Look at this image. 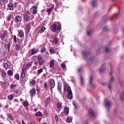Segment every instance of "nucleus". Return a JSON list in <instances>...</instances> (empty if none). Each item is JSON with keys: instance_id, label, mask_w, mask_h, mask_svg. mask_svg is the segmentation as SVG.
I'll use <instances>...</instances> for the list:
<instances>
[{"instance_id": "864d4df0", "label": "nucleus", "mask_w": 124, "mask_h": 124, "mask_svg": "<svg viewBox=\"0 0 124 124\" xmlns=\"http://www.w3.org/2000/svg\"><path fill=\"white\" fill-rule=\"evenodd\" d=\"M14 41L15 43H17V38L16 37V35L14 36Z\"/></svg>"}, {"instance_id": "79ce46f5", "label": "nucleus", "mask_w": 124, "mask_h": 124, "mask_svg": "<svg viewBox=\"0 0 124 124\" xmlns=\"http://www.w3.org/2000/svg\"><path fill=\"white\" fill-rule=\"evenodd\" d=\"M16 87H17V85L12 84L11 85L10 88L11 90H13V89H14V88H16Z\"/></svg>"}, {"instance_id": "bb28decb", "label": "nucleus", "mask_w": 124, "mask_h": 124, "mask_svg": "<svg viewBox=\"0 0 124 124\" xmlns=\"http://www.w3.org/2000/svg\"><path fill=\"white\" fill-rule=\"evenodd\" d=\"M62 83H58V89L59 91H62Z\"/></svg>"}, {"instance_id": "39448f33", "label": "nucleus", "mask_w": 124, "mask_h": 124, "mask_svg": "<svg viewBox=\"0 0 124 124\" xmlns=\"http://www.w3.org/2000/svg\"><path fill=\"white\" fill-rule=\"evenodd\" d=\"M22 21V16H16L15 18V22L16 23H19Z\"/></svg>"}, {"instance_id": "de8ad7c7", "label": "nucleus", "mask_w": 124, "mask_h": 124, "mask_svg": "<svg viewBox=\"0 0 124 124\" xmlns=\"http://www.w3.org/2000/svg\"><path fill=\"white\" fill-rule=\"evenodd\" d=\"M10 45H11L10 41H9V42L7 45L8 51H10Z\"/></svg>"}, {"instance_id": "c756f323", "label": "nucleus", "mask_w": 124, "mask_h": 124, "mask_svg": "<svg viewBox=\"0 0 124 124\" xmlns=\"http://www.w3.org/2000/svg\"><path fill=\"white\" fill-rule=\"evenodd\" d=\"M15 48L16 51H19V50H20V46H18V45H16L15 46Z\"/></svg>"}, {"instance_id": "a19ab883", "label": "nucleus", "mask_w": 124, "mask_h": 124, "mask_svg": "<svg viewBox=\"0 0 124 124\" xmlns=\"http://www.w3.org/2000/svg\"><path fill=\"white\" fill-rule=\"evenodd\" d=\"M61 66L63 68V69H65V68H66V65L65 64L62 63L61 64Z\"/></svg>"}, {"instance_id": "2eb2a0df", "label": "nucleus", "mask_w": 124, "mask_h": 124, "mask_svg": "<svg viewBox=\"0 0 124 124\" xmlns=\"http://www.w3.org/2000/svg\"><path fill=\"white\" fill-rule=\"evenodd\" d=\"M67 96L68 98H69V99H72V91L68 92Z\"/></svg>"}, {"instance_id": "b1692460", "label": "nucleus", "mask_w": 124, "mask_h": 124, "mask_svg": "<svg viewBox=\"0 0 124 124\" xmlns=\"http://www.w3.org/2000/svg\"><path fill=\"white\" fill-rule=\"evenodd\" d=\"M22 104L23 106H24V107H28V106H29V102H28V101H25L23 102Z\"/></svg>"}, {"instance_id": "a18cd8bd", "label": "nucleus", "mask_w": 124, "mask_h": 124, "mask_svg": "<svg viewBox=\"0 0 124 124\" xmlns=\"http://www.w3.org/2000/svg\"><path fill=\"white\" fill-rule=\"evenodd\" d=\"M67 114H66V113L65 112H62L60 114L61 117H62V118H63V117H64V116H66Z\"/></svg>"}, {"instance_id": "c9c22d12", "label": "nucleus", "mask_w": 124, "mask_h": 124, "mask_svg": "<svg viewBox=\"0 0 124 124\" xmlns=\"http://www.w3.org/2000/svg\"><path fill=\"white\" fill-rule=\"evenodd\" d=\"M103 31H109V28L107 26L104 27L103 29Z\"/></svg>"}, {"instance_id": "cd10ccee", "label": "nucleus", "mask_w": 124, "mask_h": 124, "mask_svg": "<svg viewBox=\"0 0 124 124\" xmlns=\"http://www.w3.org/2000/svg\"><path fill=\"white\" fill-rule=\"evenodd\" d=\"M66 123H71L72 122V118L68 117L66 120Z\"/></svg>"}, {"instance_id": "72a5a7b5", "label": "nucleus", "mask_w": 124, "mask_h": 124, "mask_svg": "<svg viewBox=\"0 0 124 124\" xmlns=\"http://www.w3.org/2000/svg\"><path fill=\"white\" fill-rule=\"evenodd\" d=\"M73 103H74V106L75 107V109H77V108H78V103L74 101H73Z\"/></svg>"}, {"instance_id": "ddd939ff", "label": "nucleus", "mask_w": 124, "mask_h": 124, "mask_svg": "<svg viewBox=\"0 0 124 124\" xmlns=\"http://www.w3.org/2000/svg\"><path fill=\"white\" fill-rule=\"evenodd\" d=\"M36 92L35 91V89H33L30 92V95L32 97V96L35 95Z\"/></svg>"}, {"instance_id": "1a4fd4ad", "label": "nucleus", "mask_w": 124, "mask_h": 124, "mask_svg": "<svg viewBox=\"0 0 124 124\" xmlns=\"http://www.w3.org/2000/svg\"><path fill=\"white\" fill-rule=\"evenodd\" d=\"M31 64H32V62H28L27 65H24L23 68L25 69H28L29 67H30Z\"/></svg>"}, {"instance_id": "0e129e2a", "label": "nucleus", "mask_w": 124, "mask_h": 124, "mask_svg": "<svg viewBox=\"0 0 124 124\" xmlns=\"http://www.w3.org/2000/svg\"><path fill=\"white\" fill-rule=\"evenodd\" d=\"M14 92V93H16V94L19 93V91H18V90H15Z\"/></svg>"}, {"instance_id": "49530a36", "label": "nucleus", "mask_w": 124, "mask_h": 124, "mask_svg": "<svg viewBox=\"0 0 124 124\" xmlns=\"http://www.w3.org/2000/svg\"><path fill=\"white\" fill-rule=\"evenodd\" d=\"M3 66L4 67V68H6V69L8 68V64H7V63H4Z\"/></svg>"}, {"instance_id": "4468645a", "label": "nucleus", "mask_w": 124, "mask_h": 124, "mask_svg": "<svg viewBox=\"0 0 124 124\" xmlns=\"http://www.w3.org/2000/svg\"><path fill=\"white\" fill-rule=\"evenodd\" d=\"M19 36L21 37H24V31L23 30H18V31Z\"/></svg>"}, {"instance_id": "c03bdc74", "label": "nucleus", "mask_w": 124, "mask_h": 124, "mask_svg": "<svg viewBox=\"0 0 124 124\" xmlns=\"http://www.w3.org/2000/svg\"><path fill=\"white\" fill-rule=\"evenodd\" d=\"M57 108H59V109L62 108V104L60 103H58L57 104Z\"/></svg>"}, {"instance_id": "f704fd0d", "label": "nucleus", "mask_w": 124, "mask_h": 124, "mask_svg": "<svg viewBox=\"0 0 124 124\" xmlns=\"http://www.w3.org/2000/svg\"><path fill=\"white\" fill-rule=\"evenodd\" d=\"M89 54H90V52H87V51L83 52V57H86V56H87V55H89Z\"/></svg>"}, {"instance_id": "6ab92c4d", "label": "nucleus", "mask_w": 124, "mask_h": 124, "mask_svg": "<svg viewBox=\"0 0 124 124\" xmlns=\"http://www.w3.org/2000/svg\"><path fill=\"white\" fill-rule=\"evenodd\" d=\"M31 51L32 52L31 53V56H32V55H34V54H36L37 52H38V50H34V48L31 50Z\"/></svg>"}, {"instance_id": "9d476101", "label": "nucleus", "mask_w": 124, "mask_h": 124, "mask_svg": "<svg viewBox=\"0 0 124 124\" xmlns=\"http://www.w3.org/2000/svg\"><path fill=\"white\" fill-rule=\"evenodd\" d=\"M88 116H91V117H94V111L92 109H89L88 112Z\"/></svg>"}, {"instance_id": "680f3d73", "label": "nucleus", "mask_w": 124, "mask_h": 124, "mask_svg": "<svg viewBox=\"0 0 124 124\" xmlns=\"http://www.w3.org/2000/svg\"><path fill=\"white\" fill-rule=\"evenodd\" d=\"M112 82H114V77H111V78L110 79L109 82L111 83Z\"/></svg>"}, {"instance_id": "ea45409f", "label": "nucleus", "mask_w": 124, "mask_h": 124, "mask_svg": "<svg viewBox=\"0 0 124 124\" xmlns=\"http://www.w3.org/2000/svg\"><path fill=\"white\" fill-rule=\"evenodd\" d=\"M7 116L8 118L11 119V121H13V118H12V116H11V114H10V113H8Z\"/></svg>"}, {"instance_id": "f3484780", "label": "nucleus", "mask_w": 124, "mask_h": 124, "mask_svg": "<svg viewBox=\"0 0 124 124\" xmlns=\"http://www.w3.org/2000/svg\"><path fill=\"white\" fill-rule=\"evenodd\" d=\"M8 7L9 8L10 10H14V7L13 6V4L10 3L8 4Z\"/></svg>"}, {"instance_id": "412c9836", "label": "nucleus", "mask_w": 124, "mask_h": 124, "mask_svg": "<svg viewBox=\"0 0 124 124\" xmlns=\"http://www.w3.org/2000/svg\"><path fill=\"white\" fill-rule=\"evenodd\" d=\"M80 84L81 86H84L85 85V80H84V78L82 77H80Z\"/></svg>"}, {"instance_id": "603ef678", "label": "nucleus", "mask_w": 124, "mask_h": 124, "mask_svg": "<svg viewBox=\"0 0 124 124\" xmlns=\"http://www.w3.org/2000/svg\"><path fill=\"white\" fill-rule=\"evenodd\" d=\"M4 0H0V4H1V5L4 4Z\"/></svg>"}, {"instance_id": "3c124183", "label": "nucleus", "mask_w": 124, "mask_h": 124, "mask_svg": "<svg viewBox=\"0 0 124 124\" xmlns=\"http://www.w3.org/2000/svg\"><path fill=\"white\" fill-rule=\"evenodd\" d=\"M31 85H32V86L35 85V80H34V79H32V80L31 81Z\"/></svg>"}, {"instance_id": "f03ea898", "label": "nucleus", "mask_w": 124, "mask_h": 124, "mask_svg": "<svg viewBox=\"0 0 124 124\" xmlns=\"http://www.w3.org/2000/svg\"><path fill=\"white\" fill-rule=\"evenodd\" d=\"M113 105V103L110 100H105V106L108 108V111L110 110V107Z\"/></svg>"}, {"instance_id": "dca6fc26", "label": "nucleus", "mask_w": 124, "mask_h": 124, "mask_svg": "<svg viewBox=\"0 0 124 124\" xmlns=\"http://www.w3.org/2000/svg\"><path fill=\"white\" fill-rule=\"evenodd\" d=\"M50 100H51V98L50 97H48L46 99L45 104V107H47V106H48V105L49 104V103L50 102Z\"/></svg>"}, {"instance_id": "69168bd1", "label": "nucleus", "mask_w": 124, "mask_h": 124, "mask_svg": "<svg viewBox=\"0 0 124 124\" xmlns=\"http://www.w3.org/2000/svg\"><path fill=\"white\" fill-rule=\"evenodd\" d=\"M55 119L56 121H59V117H58V115L55 116Z\"/></svg>"}, {"instance_id": "4d7b16f0", "label": "nucleus", "mask_w": 124, "mask_h": 124, "mask_svg": "<svg viewBox=\"0 0 124 124\" xmlns=\"http://www.w3.org/2000/svg\"><path fill=\"white\" fill-rule=\"evenodd\" d=\"M93 33V31H89L87 32V35H91Z\"/></svg>"}, {"instance_id": "393cba45", "label": "nucleus", "mask_w": 124, "mask_h": 124, "mask_svg": "<svg viewBox=\"0 0 124 124\" xmlns=\"http://www.w3.org/2000/svg\"><path fill=\"white\" fill-rule=\"evenodd\" d=\"M54 62H55V61H54V60H51V61L50 62V67H54Z\"/></svg>"}, {"instance_id": "5701e85b", "label": "nucleus", "mask_w": 124, "mask_h": 124, "mask_svg": "<svg viewBox=\"0 0 124 124\" xmlns=\"http://www.w3.org/2000/svg\"><path fill=\"white\" fill-rule=\"evenodd\" d=\"M7 74L9 76H13V71L11 70H9L7 72Z\"/></svg>"}, {"instance_id": "6e6552de", "label": "nucleus", "mask_w": 124, "mask_h": 124, "mask_svg": "<svg viewBox=\"0 0 124 124\" xmlns=\"http://www.w3.org/2000/svg\"><path fill=\"white\" fill-rule=\"evenodd\" d=\"M31 20V18L30 16L27 14H25L24 17V21L25 22H29Z\"/></svg>"}, {"instance_id": "338daca9", "label": "nucleus", "mask_w": 124, "mask_h": 124, "mask_svg": "<svg viewBox=\"0 0 124 124\" xmlns=\"http://www.w3.org/2000/svg\"><path fill=\"white\" fill-rule=\"evenodd\" d=\"M55 2L56 4H57V5H59V1H58V0H55Z\"/></svg>"}, {"instance_id": "f8f14e48", "label": "nucleus", "mask_w": 124, "mask_h": 124, "mask_svg": "<svg viewBox=\"0 0 124 124\" xmlns=\"http://www.w3.org/2000/svg\"><path fill=\"white\" fill-rule=\"evenodd\" d=\"M57 27H58L57 24H54L50 27V30L52 31H57Z\"/></svg>"}, {"instance_id": "2f4dec72", "label": "nucleus", "mask_w": 124, "mask_h": 124, "mask_svg": "<svg viewBox=\"0 0 124 124\" xmlns=\"http://www.w3.org/2000/svg\"><path fill=\"white\" fill-rule=\"evenodd\" d=\"M1 75H2V77L4 78V77H5V76H6V72H5V71H2L1 72Z\"/></svg>"}, {"instance_id": "37998d69", "label": "nucleus", "mask_w": 124, "mask_h": 124, "mask_svg": "<svg viewBox=\"0 0 124 124\" xmlns=\"http://www.w3.org/2000/svg\"><path fill=\"white\" fill-rule=\"evenodd\" d=\"M8 99H9V100H13V95H10L8 96Z\"/></svg>"}, {"instance_id": "6e6d98bb", "label": "nucleus", "mask_w": 124, "mask_h": 124, "mask_svg": "<svg viewBox=\"0 0 124 124\" xmlns=\"http://www.w3.org/2000/svg\"><path fill=\"white\" fill-rule=\"evenodd\" d=\"M54 50L53 48H51L50 49V54H54Z\"/></svg>"}, {"instance_id": "a211bd4d", "label": "nucleus", "mask_w": 124, "mask_h": 124, "mask_svg": "<svg viewBox=\"0 0 124 124\" xmlns=\"http://www.w3.org/2000/svg\"><path fill=\"white\" fill-rule=\"evenodd\" d=\"M64 113L66 115H68V114H69V108L68 107L64 108Z\"/></svg>"}, {"instance_id": "8fccbe9b", "label": "nucleus", "mask_w": 124, "mask_h": 124, "mask_svg": "<svg viewBox=\"0 0 124 124\" xmlns=\"http://www.w3.org/2000/svg\"><path fill=\"white\" fill-rule=\"evenodd\" d=\"M46 51V48L45 47H43L41 49V52L42 53H45Z\"/></svg>"}, {"instance_id": "a878e982", "label": "nucleus", "mask_w": 124, "mask_h": 124, "mask_svg": "<svg viewBox=\"0 0 124 124\" xmlns=\"http://www.w3.org/2000/svg\"><path fill=\"white\" fill-rule=\"evenodd\" d=\"M92 4H93V7H95V6H96V5H97V3L96 2V0H93Z\"/></svg>"}, {"instance_id": "bf43d9fd", "label": "nucleus", "mask_w": 124, "mask_h": 124, "mask_svg": "<svg viewBox=\"0 0 124 124\" xmlns=\"http://www.w3.org/2000/svg\"><path fill=\"white\" fill-rule=\"evenodd\" d=\"M116 18H118L119 17H120V12H119L118 14H117L115 16Z\"/></svg>"}, {"instance_id": "c85d7f7f", "label": "nucleus", "mask_w": 124, "mask_h": 124, "mask_svg": "<svg viewBox=\"0 0 124 124\" xmlns=\"http://www.w3.org/2000/svg\"><path fill=\"white\" fill-rule=\"evenodd\" d=\"M53 9H54V5H52L50 8L47 9V11L48 13H51V11H52Z\"/></svg>"}, {"instance_id": "052dcab7", "label": "nucleus", "mask_w": 124, "mask_h": 124, "mask_svg": "<svg viewBox=\"0 0 124 124\" xmlns=\"http://www.w3.org/2000/svg\"><path fill=\"white\" fill-rule=\"evenodd\" d=\"M32 13H33V14H34V15L37 14V11H36V10H33Z\"/></svg>"}, {"instance_id": "423d86ee", "label": "nucleus", "mask_w": 124, "mask_h": 124, "mask_svg": "<svg viewBox=\"0 0 124 124\" xmlns=\"http://www.w3.org/2000/svg\"><path fill=\"white\" fill-rule=\"evenodd\" d=\"M26 69L23 67L22 69V73L21 74V77L22 78V79H24L25 78V77L26 76Z\"/></svg>"}, {"instance_id": "0eeeda50", "label": "nucleus", "mask_w": 124, "mask_h": 124, "mask_svg": "<svg viewBox=\"0 0 124 124\" xmlns=\"http://www.w3.org/2000/svg\"><path fill=\"white\" fill-rule=\"evenodd\" d=\"M50 87L51 89L55 88V80L54 79H50Z\"/></svg>"}, {"instance_id": "7c9ffc66", "label": "nucleus", "mask_w": 124, "mask_h": 124, "mask_svg": "<svg viewBox=\"0 0 124 124\" xmlns=\"http://www.w3.org/2000/svg\"><path fill=\"white\" fill-rule=\"evenodd\" d=\"M52 42L53 43H55V44H57L58 43V39L56 37H54L53 38Z\"/></svg>"}, {"instance_id": "f257e3e1", "label": "nucleus", "mask_w": 124, "mask_h": 124, "mask_svg": "<svg viewBox=\"0 0 124 124\" xmlns=\"http://www.w3.org/2000/svg\"><path fill=\"white\" fill-rule=\"evenodd\" d=\"M7 33H8V32L6 30L0 31V38L2 41H4V38L7 35Z\"/></svg>"}, {"instance_id": "09e8293b", "label": "nucleus", "mask_w": 124, "mask_h": 124, "mask_svg": "<svg viewBox=\"0 0 124 124\" xmlns=\"http://www.w3.org/2000/svg\"><path fill=\"white\" fill-rule=\"evenodd\" d=\"M93 78L91 77L90 80V84L91 85V86H93Z\"/></svg>"}, {"instance_id": "473e14b6", "label": "nucleus", "mask_w": 124, "mask_h": 124, "mask_svg": "<svg viewBox=\"0 0 124 124\" xmlns=\"http://www.w3.org/2000/svg\"><path fill=\"white\" fill-rule=\"evenodd\" d=\"M56 30H57V31H60L62 30V24H61V23L59 24Z\"/></svg>"}, {"instance_id": "aec40b11", "label": "nucleus", "mask_w": 124, "mask_h": 124, "mask_svg": "<svg viewBox=\"0 0 124 124\" xmlns=\"http://www.w3.org/2000/svg\"><path fill=\"white\" fill-rule=\"evenodd\" d=\"M26 29L28 32H30V31H31V23L28 24V25L26 26Z\"/></svg>"}, {"instance_id": "13d9d810", "label": "nucleus", "mask_w": 124, "mask_h": 124, "mask_svg": "<svg viewBox=\"0 0 124 124\" xmlns=\"http://www.w3.org/2000/svg\"><path fill=\"white\" fill-rule=\"evenodd\" d=\"M36 90L37 91L38 93H39V92H40V87L37 86L36 87Z\"/></svg>"}, {"instance_id": "774afa93", "label": "nucleus", "mask_w": 124, "mask_h": 124, "mask_svg": "<svg viewBox=\"0 0 124 124\" xmlns=\"http://www.w3.org/2000/svg\"><path fill=\"white\" fill-rule=\"evenodd\" d=\"M30 124H35V122L33 121H31L30 122Z\"/></svg>"}, {"instance_id": "58836bf2", "label": "nucleus", "mask_w": 124, "mask_h": 124, "mask_svg": "<svg viewBox=\"0 0 124 124\" xmlns=\"http://www.w3.org/2000/svg\"><path fill=\"white\" fill-rule=\"evenodd\" d=\"M15 78H16V79L17 80V81H19L20 76H19L18 74H16L15 75Z\"/></svg>"}, {"instance_id": "5fc2aeb1", "label": "nucleus", "mask_w": 124, "mask_h": 124, "mask_svg": "<svg viewBox=\"0 0 124 124\" xmlns=\"http://www.w3.org/2000/svg\"><path fill=\"white\" fill-rule=\"evenodd\" d=\"M105 51H106V53H109V52L111 51V49L109 48H106Z\"/></svg>"}, {"instance_id": "4c0bfd02", "label": "nucleus", "mask_w": 124, "mask_h": 124, "mask_svg": "<svg viewBox=\"0 0 124 124\" xmlns=\"http://www.w3.org/2000/svg\"><path fill=\"white\" fill-rule=\"evenodd\" d=\"M45 30H46V28L44 27H43L41 30H40L39 31L41 33H42L44 31H45Z\"/></svg>"}, {"instance_id": "20e7f679", "label": "nucleus", "mask_w": 124, "mask_h": 124, "mask_svg": "<svg viewBox=\"0 0 124 124\" xmlns=\"http://www.w3.org/2000/svg\"><path fill=\"white\" fill-rule=\"evenodd\" d=\"M64 91L65 92L68 93L71 91V88H70V87L67 84H65L64 85Z\"/></svg>"}, {"instance_id": "9b49d317", "label": "nucleus", "mask_w": 124, "mask_h": 124, "mask_svg": "<svg viewBox=\"0 0 124 124\" xmlns=\"http://www.w3.org/2000/svg\"><path fill=\"white\" fill-rule=\"evenodd\" d=\"M104 64H103L101 67L100 68L99 71L100 73H102V72H104L106 69L105 67H104Z\"/></svg>"}, {"instance_id": "4be33fe9", "label": "nucleus", "mask_w": 124, "mask_h": 124, "mask_svg": "<svg viewBox=\"0 0 124 124\" xmlns=\"http://www.w3.org/2000/svg\"><path fill=\"white\" fill-rule=\"evenodd\" d=\"M35 116L36 117H42V113L40 111H38L35 113Z\"/></svg>"}, {"instance_id": "e2e57ef3", "label": "nucleus", "mask_w": 124, "mask_h": 124, "mask_svg": "<svg viewBox=\"0 0 124 124\" xmlns=\"http://www.w3.org/2000/svg\"><path fill=\"white\" fill-rule=\"evenodd\" d=\"M45 89H48V85H47V83L45 82Z\"/></svg>"}, {"instance_id": "e433bc0d", "label": "nucleus", "mask_w": 124, "mask_h": 124, "mask_svg": "<svg viewBox=\"0 0 124 124\" xmlns=\"http://www.w3.org/2000/svg\"><path fill=\"white\" fill-rule=\"evenodd\" d=\"M43 72V68H41V69L38 70V75H39L40 73Z\"/></svg>"}, {"instance_id": "7ed1b4c3", "label": "nucleus", "mask_w": 124, "mask_h": 124, "mask_svg": "<svg viewBox=\"0 0 124 124\" xmlns=\"http://www.w3.org/2000/svg\"><path fill=\"white\" fill-rule=\"evenodd\" d=\"M37 60L39 65H42V64H43V63H44V62H45L44 61V59L42 58V57L41 55H38L37 56Z\"/></svg>"}]
</instances>
